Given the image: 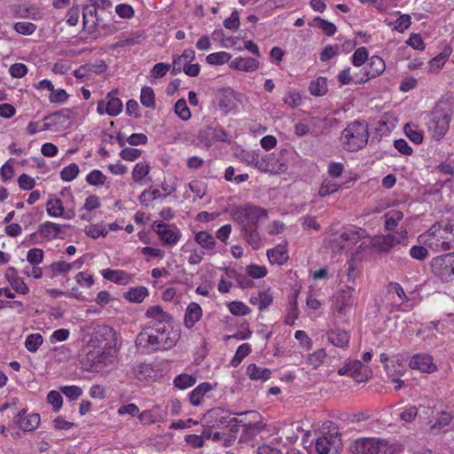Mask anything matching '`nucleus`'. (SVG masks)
<instances>
[{
    "mask_svg": "<svg viewBox=\"0 0 454 454\" xmlns=\"http://www.w3.org/2000/svg\"><path fill=\"white\" fill-rule=\"evenodd\" d=\"M107 177L98 169H93L86 176V182L93 186L104 185Z\"/></svg>",
    "mask_w": 454,
    "mask_h": 454,
    "instance_id": "46",
    "label": "nucleus"
},
{
    "mask_svg": "<svg viewBox=\"0 0 454 454\" xmlns=\"http://www.w3.org/2000/svg\"><path fill=\"white\" fill-rule=\"evenodd\" d=\"M231 67L243 72H253L259 67V61L254 58H236L231 63Z\"/></svg>",
    "mask_w": 454,
    "mask_h": 454,
    "instance_id": "28",
    "label": "nucleus"
},
{
    "mask_svg": "<svg viewBox=\"0 0 454 454\" xmlns=\"http://www.w3.org/2000/svg\"><path fill=\"white\" fill-rule=\"evenodd\" d=\"M46 212L51 217L64 216L67 219H71L74 215V213L71 215H64L63 202L60 199L58 198L51 199L47 201Z\"/></svg>",
    "mask_w": 454,
    "mask_h": 454,
    "instance_id": "29",
    "label": "nucleus"
},
{
    "mask_svg": "<svg viewBox=\"0 0 454 454\" xmlns=\"http://www.w3.org/2000/svg\"><path fill=\"white\" fill-rule=\"evenodd\" d=\"M250 301L257 305L260 310H263L271 304L272 296L269 292H260L257 296L252 297Z\"/></svg>",
    "mask_w": 454,
    "mask_h": 454,
    "instance_id": "43",
    "label": "nucleus"
},
{
    "mask_svg": "<svg viewBox=\"0 0 454 454\" xmlns=\"http://www.w3.org/2000/svg\"><path fill=\"white\" fill-rule=\"evenodd\" d=\"M232 220L241 227L258 226L261 219L268 217V212L265 208L252 204H245L235 207L231 211Z\"/></svg>",
    "mask_w": 454,
    "mask_h": 454,
    "instance_id": "5",
    "label": "nucleus"
},
{
    "mask_svg": "<svg viewBox=\"0 0 454 454\" xmlns=\"http://www.w3.org/2000/svg\"><path fill=\"white\" fill-rule=\"evenodd\" d=\"M355 290L352 287H347L337 298L336 309L339 313H345L346 309L353 305Z\"/></svg>",
    "mask_w": 454,
    "mask_h": 454,
    "instance_id": "32",
    "label": "nucleus"
},
{
    "mask_svg": "<svg viewBox=\"0 0 454 454\" xmlns=\"http://www.w3.org/2000/svg\"><path fill=\"white\" fill-rule=\"evenodd\" d=\"M368 137L367 125L364 122L353 121L342 131L340 142L345 150L355 152L367 144Z\"/></svg>",
    "mask_w": 454,
    "mask_h": 454,
    "instance_id": "4",
    "label": "nucleus"
},
{
    "mask_svg": "<svg viewBox=\"0 0 454 454\" xmlns=\"http://www.w3.org/2000/svg\"><path fill=\"white\" fill-rule=\"evenodd\" d=\"M231 58V56L230 53L225 51H219L207 55L206 61L209 65H223L227 63Z\"/></svg>",
    "mask_w": 454,
    "mask_h": 454,
    "instance_id": "49",
    "label": "nucleus"
},
{
    "mask_svg": "<svg viewBox=\"0 0 454 454\" xmlns=\"http://www.w3.org/2000/svg\"><path fill=\"white\" fill-rule=\"evenodd\" d=\"M14 30L23 35H30L36 30V26L29 21H19L13 26Z\"/></svg>",
    "mask_w": 454,
    "mask_h": 454,
    "instance_id": "53",
    "label": "nucleus"
},
{
    "mask_svg": "<svg viewBox=\"0 0 454 454\" xmlns=\"http://www.w3.org/2000/svg\"><path fill=\"white\" fill-rule=\"evenodd\" d=\"M104 278L117 285L126 286L132 282L133 275L122 270L105 269L101 271Z\"/></svg>",
    "mask_w": 454,
    "mask_h": 454,
    "instance_id": "21",
    "label": "nucleus"
},
{
    "mask_svg": "<svg viewBox=\"0 0 454 454\" xmlns=\"http://www.w3.org/2000/svg\"><path fill=\"white\" fill-rule=\"evenodd\" d=\"M97 9L93 4H86L82 8L83 28L90 33L95 32L99 24Z\"/></svg>",
    "mask_w": 454,
    "mask_h": 454,
    "instance_id": "19",
    "label": "nucleus"
},
{
    "mask_svg": "<svg viewBox=\"0 0 454 454\" xmlns=\"http://www.w3.org/2000/svg\"><path fill=\"white\" fill-rule=\"evenodd\" d=\"M145 316L155 321L152 325H168V321L171 319L170 316L164 312L160 306L150 307L146 310Z\"/></svg>",
    "mask_w": 454,
    "mask_h": 454,
    "instance_id": "31",
    "label": "nucleus"
},
{
    "mask_svg": "<svg viewBox=\"0 0 454 454\" xmlns=\"http://www.w3.org/2000/svg\"><path fill=\"white\" fill-rule=\"evenodd\" d=\"M451 54V49L450 47H445L444 50L439 53L437 56H435L434 59H432L428 63V70L431 73H437L439 72L444 64L446 63L447 59Z\"/></svg>",
    "mask_w": 454,
    "mask_h": 454,
    "instance_id": "34",
    "label": "nucleus"
},
{
    "mask_svg": "<svg viewBox=\"0 0 454 454\" xmlns=\"http://www.w3.org/2000/svg\"><path fill=\"white\" fill-rule=\"evenodd\" d=\"M114 356L112 351L103 348L90 349L82 358L84 370L90 372H103L114 363Z\"/></svg>",
    "mask_w": 454,
    "mask_h": 454,
    "instance_id": "6",
    "label": "nucleus"
},
{
    "mask_svg": "<svg viewBox=\"0 0 454 454\" xmlns=\"http://www.w3.org/2000/svg\"><path fill=\"white\" fill-rule=\"evenodd\" d=\"M384 217V227L387 231H393L396 229L399 223L403 218V213L397 209H391L385 213Z\"/></svg>",
    "mask_w": 454,
    "mask_h": 454,
    "instance_id": "33",
    "label": "nucleus"
},
{
    "mask_svg": "<svg viewBox=\"0 0 454 454\" xmlns=\"http://www.w3.org/2000/svg\"><path fill=\"white\" fill-rule=\"evenodd\" d=\"M196 382L194 377L188 374H181L175 378L174 385L180 389H185L193 386Z\"/></svg>",
    "mask_w": 454,
    "mask_h": 454,
    "instance_id": "55",
    "label": "nucleus"
},
{
    "mask_svg": "<svg viewBox=\"0 0 454 454\" xmlns=\"http://www.w3.org/2000/svg\"><path fill=\"white\" fill-rule=\"evenodd\" d=\"M199 138L206 145L210 146L215 142L225 141L227 139V133L220 126H208L200 131Z\"/></svg>",
    "mask_w": 454,
    "mask_h": 454,
    "instance_id": "15",
    "label": "nucleus"
},
{
    "mask_svg": "<svg viewBox=\"0 0 454 454\" xmlns=\"http://www.w3.org/2000/svg\"><path fill=\"white\" fill-rule=\"evenodd\" d=\"M51 270V278H54L59 274H65L71 270L70 262H66L64 261H58L52 262L48 267Z\"/></svg>",
    "mask_w": 454,
    "mask_h": 454,
    "instance_id": "52",
    "label": "nucleus"
},
{
    "mask_svg": "<svg viewBox=\"0 0 454 454\" xmlns=\"http://www.w3.org/2000/svg\"><path fill=\"white\" fill-rule=\"evenodd\" d=\"M403 131L408 138L417 144L419 145L423 141V131L414 123H406L403 127Z\"/></svg>",
    "mask_w": 454,
    "mask_h": 454,
    "instance_id": "40",
    "label": "nucleus"
},
{
    "mask_svg": "<svg viewBox=\"0 0 454 454\" xmlns=\"http://www.w3.org/2000/svg\"><path fill=\"white\" fill-rule=\"evenodd\" d=\"M264 428L265 426L261 421L245 423L243 424V429L240 435V439L243 441H251L259 433L263 431Z\"/></svg>",
    "mask_w": 454,
    "mask_h": 454,
    "instance_id": "30",
    "label": "nucleus"
},
{
    "mask_svg": "<svg viewBox=\"0 0 454 454\" xmlns=\"http://www.w3.org/2000/svg\"><path fill=\"white\" fill-rule=\"evenodd\" d=\"M194 241L200 247V250L207 256H213L216 254L215 238L207 231H200L194 233Z\"/></svg>",
    "mask_w": 454,
    "mask_h": 454,
    "instance_id": "16",
    "label": "nucleus"
},
{
    "mask_svg": "<svg viewBox=\"0 0 454 454\" xmlns=\"http://www.w3.org/2000/svg\"><path fill=\"white\" fill-rule=\"evenodd\" d=\"M184 71L187 75L196 77L200 72V66L199 64L184 63V66L180 67V65L175 63V67L172 68V74L176 75Z\"/></svg>",
    "mask_w": 454,
    "mask_h": 454,
    "instance_id": "41",
    "label": "nucleus"
},
{
    "mask_svg": "<svg viewBox=\"0 0 454 454\" xmlns=\"http://www.w3.org/2000/svg\"><path fill=\"white\" fill-rule=\"evenodd\" d=\"M177 340V334L169 330V325H148L137 336L136 346L142 353L150 354L171 348Z\"/></svg>",
    "mask_w": 454,
    "mask_h": 454,
    "instance_id": "1",
    "label": "nucleus"
},
{
    "mask_svg": "<svg viewBox=\"0 0 454 454\" xmlns=\"http://www.w3.org/2000/svg\"><path fill=\"white\" fill-rule=\"evenodd\" d=\"M189 189L198 199H202L207 193V184L199 180H193L189 184Z\"/></svg>",
    "mask_w": 454,
    "mask_h": 454,
    "instance_id": "60",
    "label": "nucleus"
},
{
    "mask_svg": "<svg viewBox=\"0 0 454 454\" xmlns=\"http://www.w3.org/2000/svg\"><path fill=\"white\" fill-rule=\"evenodd\" d=\"M43 342V339L40 333H31L27 336L24 345L29 352L34 353L37 351Z\"/></svg>",
    "mask_w": 454,
    "mask_h": 454,
    "instance_id": "45",
    "label": "nucleus"
},
{
    "mask_svg": "<svg viewBox=\"0 0 454 454\" xmlns=\"http://www.w3.org/2000/svg\"><path fill=\"white\" fill-rule=\"evenodd\" d=\"M325 356V350L324 348H319L308 356L307 362L314 368H317L323 364Z\"/></svg>",
    "mask_w": 454,
    "mask_h": 454,
    "instance_id": "56",
    "label": "nucleus"
},
{
    "mask_svg": "<svg viewBox=\"0 0 454 454\" xmlns=\"http://www.w3.org/2000/svg\"><path fill=\"white\" fill-rule=\"evenodd\" d=\"M326 335L328 341L333 346L341 348H345L348 346L350 335L349 333L345 330L335 328L328 331Z\"/></svg>",
    "mask_w": 454,
    "mask_h": 454,
    "instance_id": "22",
    "label": "nucleus"
},
{
    "mask_svg": "<svg viewBox=\"0 0 454 454\" xmlns=\"http://www.w3.org/2000/svg\"><path fill=\"white\" fill-rule=\"evenodd\" d=\"M62 228L59 223L47 221L39 225L38 231L47 240H53L60 235Z\"/></svg>",
    "mask_w": 454,
    "mask_h": 454,
    "instance_id": "26",
    "label": "nucleus"
},
{
    "mask_svg": "<svg viewBox=\"0 0 454 454\" xmlns=\"http://www.w3.org/2000/svg\"><path fill=\"white\" fill-rule=\"evenodd\" d=\"M175 112L184 121H188L192 116L191 111L187 106V103L184 98L177 100L175 105Z\"/></svg>",
    "mask_w": 454,
    "mask_h": 454,
    "instance_id": "54",
    "label": "nucleus"
},
{
    "mask_svg": "<svg viewBox=\"0 0 454 454\" xmlns=\"http://www.w3.org/2000/svg\"><path fill=\"white\" fill-rule=\"evenodd\" d=\"M340 187H341L340 184H338L337 183H334L332 180L325 179L322 182L320 188L318 190V195L320 197L328 196L330 194H333V193L338 192Z\"/></svg>",
    "mask_w": 454,
    "mask_h": 454,
    "instance_id": "47",
    "label": "nucleus"
},
{
    "mask_svg": "<svg viewBox=\"0 0 454 454\" xmlns=\"http://www.w3.org/2000/svg\"><path fill=\"white\" fill-rule=\"evenodd\" d=\"M409 366L412 370L419 371L422 373H433L437 371V365L434 358L427 353H418L411 357Z\"/></svg>",
    "mask_w": 454,
    "mask_h": 454,
    "instance_id": "14",
    "label": "nucleus"
},
{
    "mask_svg": "<svg viewBox=\"0 0 454 454\" xmlns=\"http://www.w3.org/2000/svg\"><path fill=\"white\" fill-rule=\"evenodd\" d=\"M201 317V307L197 302H191L185 309L184 324L188 329H192Z\"/></svg>",
    "mask_w": 454,
    "mask_h": 454,
    "instance_id": "24",
    "label": "nucleus"
},
{
    "mask_svg": "<svg viewBox=\"0 0 454 454\" xmlns=\"http://www.w3.org/2000/svg\"><path fill=\"white\" fill-rule=\"evenodd\" d=\"M241 235L247 243L252 247L253 249L258 250L262 247V238L258 232V226L254 227H241Z\"/></svg>",
    "mask_w": 454,
    "mask_h": 454,
    "instance_id": "25",
    "label": "nucleus"
},
{
    "mask_svg": "<svg viewBox=\"0 0 454 454\" xmlns=\"http://www.w3.org/2000/svg\"><path fill=\"white\" fill-rule=\"evenodd\" d=\"M351 451L354 454H399L402 445L386 439L361 438L352 443Z\"/></svg>",
    "mask_w": 454,
    "mask_h": 454,
    "instance_id": "2",
    "label": "nucleus"
},
{
    "mask_svg": "<svg viewBox=\"0 0 454 454\" xmlns=\"http://www.w3.org/2000/svg\"><path fill=\"white\" fill-rule=\"evenodd\" d=\"M444 222H438L431 226L426 232L419 236V241L424 243L434 252L453 249V241L448 235Z\"/></svg>",
    "mask_w": 454,
    "mask_h": 454,
    "instance_id": "3",
    "label": "nucleus"
},
{
    "mask_svg": "<svg viewBox=\"0 0 454 454\" xmlns=\"http://www.w3.org/2000/svg\"><path fill=\"white\" fill-rule=\"evenodd\" d=\"M341 448L338 432L328 433L317 439L316 450L319 454H337Z\"/></svg>",
    "mask_w": 454,
    "mask_h": 454,
    "instance_id": "11",
    "label": "nucleus"
},
{
    "mask_svg": "<svg viewBox=\"0 0 454 454\" xmlns=\"http://www.w3.org/2000/svg\"><path fill=\"white\" fill-rule=\"evenodd\" d=\"M148 289L145 286L131 287L124 294L125 299L131 302L140 303L148 296Z\"/></svg>",
    "mask_w": 454,
    "mask_h": 454,
    "instance_id": "38",
    "label": "nucleus"
},
{
    "mask_svg": "<svg viewBox=\"0 0 454 454\" xmlns=\"http://www.w3.org/2000/svg\"><path fill=\"white\" fill-rule=\"evenodd\" d=\"M309 90L315 97L325 95L328 91L326 78L320 76L312 80L309 83Z\"/></svg>",
    "mask_w": 454,
    "mask_h": 454,
    "instance_id": "39",
    "label": "nucleus"
},
{
    "mask_svg": "<svg viewBox=\"0 0 454 454\" xmlns=\"http://www.w3.org/2000/svg\"><path fill=\"white\" fill-rule=\"evenodd\" d=\"M247 373L253 380L265 381L270 378L271 371L257 366L255 364H250L247 368Z\"/></svg>",
    "mask_w": 454,
    "mask_h": 454,
    "instance_id": "35",
    "label": "nucleus"
},
{
    "mask_svg": "<svg viewBox=\"0 0 454 454\" xmlns=\"http://www.w3.org/2000/svg\"><path fill=\"white\" fill-rule=\"evenodd\" d=\"M212 389L210 383L203 382L197 386L190 394V401L192 405L198 406L201 403L204 395Z\"/></svg>",
    "mask_w": 454,
    "mask_h": 454,
    "instance_id": "36",
    "label": "nucleus"
},
{
    "mask_svg": "<svg viewBox=\"0 0 454 454\" xmlns=\"http://www.w3.org/2000/svg\"><path fill=\"white\" fill-rule=\"evenodd\" d=\"M132 372L136 379L143 381L152 378L154 371L151 364L139 363L133 366Z\"/></svg>",
    "mask_w": 454,
    "mask_h": 454,
    "instance_id": "37",
    "label": "nucleus"
},
{
    "mask_svg": "<svg viewBox=\"0 0 454 454\" xmlns=\"http://www.w3.org/2000/svg\"><path fill=\"white\" fill-rule=\"evenodd\" d=\"M367 232L365 230L352 226L349 229H347L345 231H343V233L341 234V238L344 240L356 243L359 239L365 238Z\"/></svg>",
    "mask_w": 454,
    "mask_h": 454,
    "instance_id": "42",
    "label": "nucleus"
},
{
    "mask_svg": "<svg viewBox=\"0 0 454 454\" xmlns=\"http://www.w3.org/2000/svg\"><path fill=\"white\" fill-rule=\"evenodd\" d=\"M150 170V167L145 162H138L135 165L132 171V178L134 182L140 183L145 177Z\"/></svg>",
    "mask_w": 454,
    "mask_h": 454,
    "instance_id": "50",
    "label": "nucleus"
},
{
    "mask_svg": "<svg viewBox=\"0 0 454 454\" xmlns=\"http://www.w3.org/2000/svg\"><path fill=\"white\" fill-rule=\"evenodd\" d=\"M117 91V90H112L106 95V99L98 101L97 112L99 115L106 114L109 116L114 117L121 113L123 108L122 102L120 98L114 97V94H116Z\"/></svg>",
    "mask_w": 454,
    "mask_h": 454,
    "instance_id": "13",
    "label": "nucleus"
},
{
    "mask_svg": "<svg viewBox=\"0 0 454 454\" xmlns=\"http://www.w3.org/2000/svg\"><path fill=\"white\" fill-rule=\"evenodd\" d=\"M43 251L41 248H31L27 253V260L31 265H39L43 261Z\"/></svg>",
    "mask_w": 454,
    "mask_h": 454,
    "instance_id": "57",
    "label": "nucleus"
},
{
    "mask_svg": "<svg viewBox=\"0 0 454 454\" xmlns=\"http://www.w3.org/2000/svg\"><path fill=\"white\" fill-rule=\"evenodd\" d=\"M247 273L253 278H262L267 275L268 270L265 266L250 264L247 266Z\"/></svg>",
    "mask_w": 454,
    "mask_h": 454,
    "instance_id": "59",
    "label": "nucleus"
},
{
    "mask_svg": "<svg viewBox=\"0 0 454 454\" xmlns=\"http://www.w3.org/2000/svg\"><path fill=\"white\" fill-rule=\"evenodd\" d=\"M411 24V18L409 14H402L395 21L394 29L397 32L403 33Z\"/></svg>",
    "mask_w": 454,
    "mask_h": 454,
    "instance_id": "61",
    "label": "nucleus"
},
{
    "mask_svg": "<svg viewBox=\"0 0 454 454\" xmlns=\"http://www.w3.org/2000/svg\"><path fill=\"white\" fill-rule=\"evenodd\" d=\"M368 59V51L365 47L358 48L352 56V64L355 67H361Z\"/></svg>",
    "mask_w": 454,
    "mask_h": 454,
    "instance_id": "62",
    "label": "nucleus"
},
{
    "mask_svg": "<svg viewBox=\"0 0 454 454\" xmlns=\"http://www.w3.org/2000/svg\"><path fill=\"white\" fill-rule=\"evenodd\" d=\"M79 172V166L76 163H71L60 171V177L65 182H71L77 177Z\"/></svg>",
    "mask_w": 454,
    "mask_h": 454,
    "instance_id": "48",
    "label": "nucleus"
},
{
    "mask_svg": "<svg viewBox=\"0 0 454 454\" xmlns=\"http://www.w3.org/2000/svg\"><path fill=\"white\" fill-rule=\"evenodd\" d=\"M430 267L433 274L442 282H450L454 279V253H449L434 257Z\"/></svg>",
    "mask_w": 454,
    "mask_h": 454,
    "instance_id": "10",
    "label": "nucleus"
},
{
    "mask_svg": "<svg viewBox=\"0 0 454 454\" xmlns=\"http://www.w3.org/2000/svg\"><path fill=\"white\" fill-rule=\"evenodd\" d=\"M23 414H25V411H21L16 418V423L19 425L20 428L25 432L36 429L40 424V416L36 413H32L22 417Z\"/></svg>",
    "mask_w": 454,
    "mask_h": 454,
    "instance_id": "23",
    "label": "nucleus"
},
{
    "mask_svg": "<svg viewBox=\"0 0 454 454\" xmlns=\"http://www.w3.org/2000/svg\"><path fill=\"white\" fill-rule=\"evenodd\" d=\"M216 99L221 112L226 115L236 108V95L231 88H223L218 91Z\"/></svg>",
    "mask_w": 454,
    "mask_h": 454,
    "instance_id": "17",
    "label": "nucleus"
},
{
    "mask_svg": "<svg viewBox=\"0 0 454 454\" xmlns=\"http://www.w3.org/2000/svg\"><path fill=\"white\" fill-rule=\"evenodd\" d=\"M140 101L145 107L153 109L155 107V94L151 87L145 86L142 88Z\"/></svg>",
    "mask_w": 454,
    "mask_h": 454,
    "instance_id": "44",
    "label": "nucleus"
},
{
    "mask_svg": "<svg viewBox=\"0 0 454 454\" xmlns=\"http://www.w3.org/2000/svg\"><path fill=\"white\" fill-rule=\"evenodd\" d=\"M240 25L239 12L233 11L231 16L223 20V26L226 29L236 31Z\"/></svg>",
    "mask_w": 454,
    "mask_h": 454,
    "instance_id": "64",
    "label": "nucleus"
},
{
    "mask_svg": "<svg viewBox=\"0 0 454 454\" xmlns=\"http://www.w3.org/2000/svg\"><path fill=\"white\" fill-rule=\"evenodd\" d=\"M286 150L270 153H261V160L257 169L263 173L277 175L284 173L288 168Z\"/></svg>",
    "mask_w": 454,
    "mask_h": 454,
    "instance_id": "8",
    "label": "nucleus"
},
{
    "mask_svg": "<svg viewBox=\"0 0 454 454\" xmlns=\"http://www.w3.org/2000/svg\"><path fill=\"white\" fill-rule=\"evenodd\" d=\"M195 59V51L192 49H186L183 51L181 55L174 56L173 58V67H175V63L180 65V67L184 66V63H190Z\"/></svg>",
    "mask_w": 454,
    "mask_h": 454,
    "instance_id": "58",
    "label": "nucleus"
},
{
    "mask_svg": "<svg viewBox=\"0 0 454 454\" xmlns=\"http://www.w3.org/2000/svg\"><path fill=\"white\" fill-rule=\"evenodd\" d=\"M209 414L220 427H228L231 423L237 424L243 422L242 420H238L236 418L231 419V413L228 411H224L219 407L212 409Z\"/></svg>",
    "mask_w": 454,
    "mask_h": 454,
    "instance_id": "27",
    "label": "nucleus"
},
{
    "mask_svg": "<svg viewBox=\"0 0 454 454\" xmlns=\"http://www.w3.org/2000/svg\"><path fill=\"white\" fill-rule=\"evenodd\" d=\"M313 22H314L313 25L317 26L328 36L333 35L337 30L336 26L333 23L327 21L325 20H323L319 17H317L313 20Z\"/></svg>",
    "mask_w": 454,
    "mask_h": 454,
    "instance_id": "51",
    "label": "nucleus"
},
{
    "mask_svg": "<svg viewBox=\"0 0 454 454\" xmlns=\"http://www.w3.org/2000/svg\"><path fill=\"white\" fill-rule=\"evenodd\" d=\"M267 257L270 264L283 265L288 259L287 243H281L267 250Z\"/></svg>",
    "mask_w": 454,
    "mask_h": 454,
    "instance_id": "20",
    "label": "nucleus"
},
{
    "mask_svg": "<svg viewBox=\"0 0 454 454\" xmlns=\"http://www.w3.org/2000/svg\"><path fill=\"white\" fill-rule=\"evenodd\" d=\"M284 103L291 106L292 108H295L301 105L302 98L298 92L289 91L286 94L283 98Z\"/></svg>",
    "mask_w": 454,
    "mask_h": 454,
    "instance_id": "63",
    "label": "nucleus"
},
{
    "mask_svg": "<svg viewBox=\"0 0 454 454\" xmlns=\"http://www.w3.org/2000/svg\"><path fill=\"white\" fill-rule=\"evenodd\" d=\"M453 110L450 108H436L432 113V117L428 123V129L432 137L435 140H441L450 129V122L452 119Z\"/></svg>",
    "mask_w": 454,
    "mask_h": 454,
    "instance_id": "9",
    "label": "nucleus"
},
{
    "mask_svg": "<svg viewBox=\"0 0 454 454\" xmlns=\"http://www.w3.org/2000/svg\"><path fill=\"white\" fill-rule=\"evenodd\" d=\"M386 68L384 60L379 56H372L369 59L368 67H365L364 77L356 81L357 82H365L371 78L380 75Z\"/></svg>",
    "mask_w": 454,
    "mask_h": 454,
    "instance_id": "18",
    "label": "nucleus"
},
{
    "mask_svg": "<svg viewBox=\"0 0 454 454\" xmlns=\"http://www.w3.org/2000/svg\"><path fill=\"white\" fill-rule=\"evenodd\" d=\"M408 231L405 227L395 233H387L374 236L371 239L370 245L380 253L388 254L398 245L406 246Z\"/></svg>",
    "mask_w": 454,
    "mask_h": 454,
    "instance_id": "7",
    "label": "nucleus"
},
{
    "mask_svg": "<svg viewBox=\"0 0 454 454\" xmlns=\"http://www.w3.org/2000/svg\"><path fill=\"white\" fill-rule=\"evenodd\" d=\"M153 227L165 246L174 247L181 239V232L176 226L168 225L163 222H154Z\"/></svg>",
    "mask_w": 454,
    "mask_h": 454,
    "instance_id": "12",
    "label": "nucleus"
}]
</instances>
